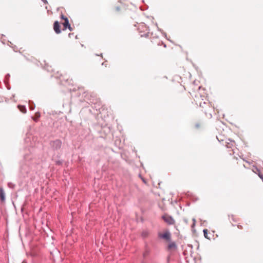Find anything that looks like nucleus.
Instances as JSON below:
<instances>
[{
    "label": "nucleus",
    "instance_id": "nucleus-11",
    "mask_svg": "<svg viewBox=\"0 0 263 263\" xmlns=\"http://www.w3.org/2000/svg\"><path fill=\"white\" fill-rule=\"evenodd\" d=\"M234 143V141H231V143H228L226 145V146H227V147L230 148V147H231L233 145V143Z\"/></svg>",
    "mask_w": 263,
    "mask_h": 263
},
{
    "label": "nucleus",
    "instance_id": "nucleus-13",
    "mask_svg": "<svg viewBox=\"0 0 263 263\" xmlns=\"http://www.w3.org/2000/svg\"><path fill=\"white\" fill-rule=\"evenodd\" d=\"M8 185L9 187L11 188H13L14 186V185L12 183H9Z\"/></svg>",
    "mask_w": 263,
    "mask_h": 263
},
{
    "label": "nucleus",
    "instance_id": "nucleus-10",
    "mask_svg": "<svg viewBox=\"0 0 263 263\" xmlns=\"http://www.w3.org/2000/svg\"><path fill=\"white\" fill-rule=\"evenodd\" d=\"M40 117V114L39 112H36L34 115V121H36V120Z\"/></svg>",
    "mask_w": 263,
    "mask_h": 263
},
{
    "label": "nucleus",
    "instance_id": "nucleus-3",
    "mask_svg": "<svg viewBox=\"0 0 263 263\" xmlns=\"http://www.w3.org/2000/svg\"><path fill=\"white\" fill-rule=\"evenodd\" d=\"M158 236L160 238L164 239L167 241H170L171 239V233L169 231H166L164 234L159 233Z\"/></svg>",
    "mask_w": 263,
    "mask_h": 263
},
{
    "label": "nucleus",
    "instance_id": "nucleus-8",
    "mask_svg": "<svg viewBox=\"0 0 263 263\" xmlns=\"http://www.w3.org/2000/svg\"><path fill=\"white\" fill-rule=\"evenodd\" d=\"M168 249L169 250L176 249V243L175 242H174L170 243L168 246Z\"/></svg>",
    "mask_w": 263,
    "mask_h": 263
},
{
    "label": "nucleus",
    "instance_id": "nucleus-16",
    "mask_svg": "<svg viewBox=\"0 0 263 263\" xmlns=\"http://www.w3.org/2000/svg\"><path fill=\"white\" fill-rule=\"evenodd\" d=\"M148 254V251H146L144 253H143V256L144 257H145V256Z\"/></svg>",
    "mask_w": 263,
    "mask_h": 263
},
{
    "label": "nucleus",
    "instance_id": "nucleus-1",
    "mask_svg": "<svg viewBox=\"0 0 263 263\" xmlns=\"http://www.w3.org/2000/svg\"><path fill=\"white\" fill-rule=\"evenodd\" d=\"M31 127L30 126L29 127V130L26 133V136L25 138V142L26 144V146L28 147H31L32 145V140H33V135L31 131Z\"/></svg>",
    "mask_w": 263,
    "mask_h": 263
},
{
    "label": "nucleus",
    "instance_id": "nucleus-19",
    "mask_svg": "<svg viewBox=\"0 0 263 263\" xmlns=\"http://www.w3.org/2000/svg\"><path fill=\"white\" fill-rule=\"evenodd\" d=\"M42 1L45 4H48V2L47 0H42Z\"/></svg>",
    "mask_w": 263,
    "mask_h": 263
},
{
    "label": "nucleus",
    "instance_id": "nucleus-15",
    "mask_svg": "<svg viewBox=\"0 0 263 263\" xmlns=\"http://www.w3.org/2000/svg\"><path fill=\"white\" fill-rule=\"evenodd\" d=\"M147 232H143V233H142L143 237H145L147 236Z\"/></svg>",
    "mask_w": 263,
    "mask_h": 263
},
{
    "label": "nucleus",
    "instance_id": "nucleus-5",
    "mask_svg": "<svg viewBox=\"0 0 263 263\" xmlns=\"http://www.w3.org/2000/svg\"><path fill=\"white\" fill-rule=\"evenodd\" d=\"M53 29L56 33L59 34L61 32L60 24L58 21L54 22Z\"/></svg>",
    "mask_w": 263,
    "mask_h": 263
},
{
    "label": "nucleus",
    "instance_id": "nucleus-14",
    "mask_svg": "<svg viewBox=\"0 0 263 263\" xmlns=\"http://www.w3.org/2000/svg\"><path fill=\"white\" fill-rule=\"evenodd\" d=\"M258 176L259 177V178H260V179H261V180H262V181H263V175H262V174H261L260 173H258Z\"/></svg>",
    "mask_w": 263,
    "mask_h": 263
},
{
    "label": "nucleus",
    "instance_id": "nucleus-4",
    "mask_svg": "<svg viewBox=\"0 0 263 263\" xmlns=\"http://www.w3.org/2000/svg\"><path fill=\"white\" fill-rule=\"evenodd\" d=\"M163 220L169 224H173L175 222L174 219L168 215H164L163 216Z\"/></svg>",
    "mask_w": 263,
    "mask_h": 263
},
{
    "label": "nucleus",
    "instance_id": "nucleus-20",
    "mask_svg": "<svg viewBox=\"0 0 263 263\" xmlns=\"http://www.w3.org/2000/svg\"><path fill=\"white\" fill-rule=\"evenodd\" d=\"M10 78V74H7L6 76V79H9Z\"/></svg>",
    "mask_w": 263,
    "mask_h": 263
},
{
    "label": "nucleus",
    "instance_id": "nucleus-6",
    "mask_svg": "<svg viewBox=\"0 0 263 263\" xmlns=\"http://www.w3.org/2000/svg\"><path fill=\"white\" fill-rule=\"evenodd\" d=\"M0 199L2 202L5 200V194L2 187H0Z\"/></svg>",
    "mask_w": 263,
    "mask_h": 263
},
{
    "label": "nucleus",
    "instance_id": "nucleus-7",
    "mask_svg": "<svg viewBox=\"0 0 263 263\" xmlns=\"http://www.w3.org/2000/svg\"><path fill=\"white\" fill-rule=\"evenodd\" d=\"M18 109L23 113L25 114L27 112V109L25 106L18 105L17 106Z\"/></svg>",
    "mask_w": 263,
    "mask_h": 263
},
{
    "label": "nucleus",
    "instance_id": "nucleus-9",
    "mask_svg": "<svg viewBox=\"0 0 263 263\" xmlns=\"http://www.w3.org/2000/svg\"><path fill=\"white\" fill-rule=\"evenodd\" d=\"M65 29H66L70 25L67 18H64V22L63 24Z\"/></svg>",
    "mask_w": 263,
    "mask_h": 263
},
{
    "label": "nucleus",
    "instance_id": "nucleus-21",
    "mask_svg": "<svg viewBox=\"0 0 263 263\" xmlns=\"http://www.w3.org/2000/svg\"><path fill=\"white\" fill-rule=\"evenodd\" d=\"M67 28L69 29V30L70 31H72V28L71 27L70 25L69 26H68V27H67Z\"/></svg>",
    "mask_w": 263,
    "mask_h": 263
},
{
    "label": "nucleus",
    "instance_id": "nucleus-18",
    "mask_svg": "<svg viewBox=\"0 0 263 263\" xmlns=\"http://www.w3.org/2000/svg\"><path fill=\"white\" fill-rule=\"evenodd\" d=\"M30 102H31L30 101H29V107H30V109L31 110H32L33 109V106L31 105Z\"/></svg>",
    "mask_w": 263,
    "mask_h": 263
},
{
    "label": "nucleus",
    "instance_id": "nucleus-22",
    "mask_svg": "<svg viewBox=\"0 0 263 263\" xmlns=\"http://www.w3.org/2000/svg\"><path fill=\"white\" fill-rule=\"evenodd\" d=\"M61 18L64 20V18H67L66 17H65L63 14L61 15Z\"/></svg>",
    "mask_w": 263,
    "mask_h": 263
},
{
    "label": "nucleus",
    "instance_id": "nucleus-12",
    "mask_svg": "<svg viewBox=\"0 0 263 263\" xmlns=\"http://www.w3.org/2000/svg\"><path fill=\"white\" fill-rule=\"evenodd\" d=\"M204 236L205 238H208V230L207 229H204L203 231Z\"/></svg>",
    "mask_w": 263,
    "mask_h": 263
},
{
    "label": "nucleus",
    "instance_id": "nucleus-17",
    "mask_svg": "<svg viewBox=\"0 0 263 263\" xmlns=\"http://www.w3.org/2000/svg\"><path fill=\"white\" fill-rule=\"evenodd\" d=\"M192 220L193 221L192 227H193L195 226V224L196 220H195V218H193Z\"/></svg>",
    "mask_w": 263,
    "mask_h": 263
},
{
    "label": "nucleus",
    "instance_id": "nucleus-2",
    "mask_svg": "<svg viewBox=\"0 0 263 263\" xmlns=\"http://www.w3.org/2000/svg\"><path fill=\"white\" fill-rule=\"evenodd\" d=\"M61 145L62 141L59 139L52 141L50 143L51 148L54 151L60 149L61 148Z\"/></svg>",
    "mask_w": 263,
    "mask_h": 263
}]
</instances>
